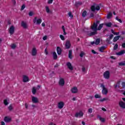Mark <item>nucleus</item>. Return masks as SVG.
<instances>
[{
	"label": "nucleus",
	"instance_id": "nucleus-59",
	"mask_svg": "<svg viewBox=\"0 0 125 125\" xmlns=\"http://www.w3.org/2000/svg\"><path fill=\"white\" fill-rule=\"evenodd\" d=\"M92 53H93L94 54H96V52L94 50H92Z\"/></svg>",
	"mask_w": 125,
	"mask_h": 125
},
{
	"label": "nucleus",
	"instance_id": "nucleus-29",
	"mask_svg": "<svg viewBox=\"0 0 125 125\" xmlns=\"http://www.w3.org/2000/svg\"><path fill=\"white\" fill-rule=\"evenodd\" d=\"M99 43H100V39H97L96 40V42H95V44L98 45Z\"/></svg>",
	"mask_w": 125,
	"mask_h": 125
},
{
	"label": "nucleus",
	"instance_id": "nucleus-27",
	"mask_svg": "<svg viewBox=\"0 0 125 125\" xmlns=\"http://www.w3.org/2000/svg\"><path fill=\"white\" fill-rule=\"evenodd\" d=\"M105 48H106V47L105 46H102L99 49V51L101 52H103V50H105Z\"/></svg>",
	"mask_w": 125,
	"mask_h": 125
},
{
	"label": "nucleus",
	"instance_id": "nucleus-63",
	"mask_svg": "<svg viewBox=\"0 0 125 125\" xmlns=\"http://www.w3.org/2000/svg\"><path fill=\"white\" fill-rule=\"evenodd\" d=\"M102 110L103 111H104V112H106V111H107V110H106L104 107L102 108Z\"/></svg>",
	"mask_w": 125,
	"mask_h": 125
},
{
	"label": "nucleus",
	"instance_id": "nucleus-28",
	"mask_svg": "<svg viewBox=\"0 0 125 125\" xmlns=\"http://www.w3.org/2000/svg\"><path fill=\"white\" fill-rule=\"evenodd\" d=\"M98 118L99 119L100 121L102 123H104L105 122V119L102 118L100 116H98Z\"/></svg>",
	"mask_w": 125,
	"mask_h": 125
},
{
	"label": "nucleus",
	"instance_id": "nucleus-37",
	"mask_svg": "<svg viewBox=\"0 0 125 125\" xmlns=\"http://www.w3.org/2000/svg\"><path fill=\"white\" fill-rule=\"evenodd\" d=\"M107 100H109V99L107 98H104L103 99L100 100L101 102H103L104 101H107Z\"/></svg>",
	"mask_w": 125,
	"mask_h": 125
},
{
	"label": "nucleus",
	"instance_id": "nucleus-6",
	"mask_svg": "<svg viewBox=\"0 0 125 125\" xmlns=\"http://www.w3.org/2000/svg\"><path fill=\"white\" fill-rule=\"evenodd\" d=\"M119 106L121 109H125V103L123 102V101H119Z\"/></svg>",
	"mask_w": 125,
	"mask_h": 125
},
{
	"label": "nucleus",
	"instance_id": "nucleus-22",
	"mask_svg": "<svg viewBox=\"0 0 125 125\" xmlns=\"http://www.w3.org/2000/svg\"><path fill=\"white\" fill-rule=\"evenodd\" d=\"M53 57L54 60H56L57 58H58V56H57V54H56V52L53 53Z\"/></svg>",
	"mask_w": 125,
	"mask_h": 125
},
{
	"label": "nucleus",
	"instance_id": "nucleus-51",
	"mask_svg": "<svg viewBox=\"0 0 125 125\" xmlns=\"http://www.w3.org/2000/svg\"><path fill=\"white\" fill-rule=\"evenodd\" d=\"M53 1V0H48V3L49 4H50V3H52V2Z\"/></svg>",
	"mask_w": 125,
	"mask_h": 125
},
{
	"label": "nucleus",
	"instance_id": "nucleus-55",
	"mask_svg": "<svg viewBox=\"0 0 125 125\" xmlns=\"http://www.w3.org/2000/svg\"><path fill=\"white\" fill-rule=\"evenodd\" d=\"M62 31H66V30L65 29V26H64V25H62Z\"/></svg>",
	"mask_w": 125,
	"mask_h": 125
},
{
	"label": "nucleus",
	"instance_id": "nucleus-12",
	"mask_svg": "<svg viewBox=\"0 0 125 125\" xmlns=\"http://www.w3.org/2000/svg\"><path fill=\"white\" fill-rule=\"evenodd\" d=\"M76 118H78V117H83V112L80 111L79 112H77L75 115Z\"/></svg>",
	"mask_w": 125,
	"mask_h": 125
},
{
	"label": "nucleus",
	"instance_id": "nucleus-31",
	"mask_svg": "<svg viewBox=\"0 0 125 125\" xmlns=\"http://www.w3.org/2000/svg\"><path fill=\"white\" fill-rule=\"evenodd\" d=\"M113 15V14L111 12H110L108 15H107V19H110V18H111V17H112Z\"/></svg>",
	"mask_w": 125,
	"mask_h": 125
},
{
	"label": "nucleus",
	"instance_id": "nucleus-25",
	"mask_svg": "<svg viewBox=\"0 0 125 125\" xmlns=\"http://www.w3.org/2000/svg\"><path fill=\"white\" fill-rule=\"evenodd\" d=\"M82 4H83V3L81 1L76 2L75 3V6H77V7L78 6H80V5H82Z\"/></svg>",
	"mask_w": 125,
	"mask_h": 125
},
{
	"label": "nucleus",
	"instance_id": "nucleus-48",
	"mask_svg": "<svg viewBox=\"0 0 125 125\" xmlns=\"http://www.w3.org/2000/svg\"><path fill=\"white\" fill-rule=\"evenodd\" d=\"M84 55V53L83 52H81V53L80 54V57H83Z\"/></svg>",
	"mask_w": 125,
	"mask_h": 125
},
{
	"label": "nucleus",
	"instance_id": "nucleus-56",
	"mask_svg": "<svg viewBox=\"0 0 125 125\" xmlns=\"http://www.w3.org/2000/svg\"><path fill=\"white\" fill-rule=\"evenodd\" d=\"M45 53L46 55H47V54H48V52H47V50L46 49H45Z\"/></svg>",
	"mask_w": 125,
	"mask_h": 125
},
{
	"label": "nucleus",
	"instance_id": "nucleus-61",
	"mask_svg": "<svg viewBox=\"0 0 125 125\" xmlns=\"http://www.w3.org/2000/svg\"><path fill=\"white\" fill-rule=\"evenodd\" d=\"M122 47H123V48H125V42L122 44Z\"/></svg>",
	"mask_w": 125,
	"mask_h": 125
},
{
	"label": "nucleus",
	"instance_id": "nucleus-2",
	"mask_svg": "<svg viewBox=\"0 0 125 125\" xmlns=\"http://www.w3.org/2000/svg\"><path fill=\"white\" fill-rule=\"evenodd\" d=\"M101 87L103 88L102 90V94L104 95H107V94L108 93V89H107V88L105 87V85L103 83H101Z\"/></svg>",
	"mask_w": 125,
	"mask_h": 125
},
{
	"label": "nucleus",
	"instance_id": "nucleus-33",
	"mask_svg": "<svg viewBox=\"0 0 125 125\" xmlns=\"http://www.w3.org/2000/svg\"><path fill=\"white\" fill-rule=\"evenodd\" d=\"M68 16H69L70 18H71V19H73L74 16L73 15V14H72V12H69L68 13Z\"/></svg>",
	"mask_w": 125,
	"mask_h": 125
},
{
	"label": "nucleus",
	"instance_id": "nucleus-14",
	"mask_svg": "<svg viewBox=\"0 0 125 125\" xmlns=\"http://www.w3.org/2000/svg\"><path fill=\"white\" fill-rule=\"evenodd\" d=\"M58 107L59 109H62V108L64 107V103H63L62 102L59 103L58 104Z\"/></svg>",
	"mask_w": 125,
	"mask_h": 125
},
{
	"label": "nucleus",
	"instance_id": "nucleus-7",
	"mask_svg": "<svg viewBox=\"0 0 125 125\" xmlns=\"http://www.w3.org/2000/svg\"><path fill=\"white\" fill-rule=\"evenodd\" d=\"M66 66H67V68L69 70H70V71H73V70H74V67H73V66H72V64H71V62H67Z\"/></svg>",
	"mask_w": 125,
	"mask_h": 125
},
{
	"label": "nucleus",
	"instance_id": "nucleus-36",
	"mask_svg": "<svg viewBox=\"0 0 125 125\" xmlns=\"http://www.w3.org/2000/svg\"><path fill=\"white\" fill-rule=\"evenodd\" d=\"M119 66H125V61L119 63Z\"/></svg>",
	"mask_w": 125,
	"mask_h": 125
},
{
	"label": "nucleus",
	"instance_id": "nucleus-39",
	"mask_svg": "<svg viewBox=\"0 0 125 125\" xmlns=\"http://www.w3.org/2000/svg\"><path fill=\"white\" fill-rule=\"evenodd\" d=\"M86 11H84L82 13V17H83V18L85 17V16H86Z\"/></svg>",
	"mask_w": 125,
	"mask_h": 125
},
{
	"label": "nucleus",
	"instance_id": "nucleus-45",
	"mask_svg": "<svg viewBox=\"0 0 125 125\" xmlns=\"http://www.w3.org/2000/svg\"><path fill=\"white\" fill-rule=\"evenodd\" d=\"M95 98H101V96L98 95V94H96L95 95Z\"/></svg>",
	"mask_w": 125,
	"mask_h": 125
},
{
	"label": "nucleus",
	"instance_id": "nucleus-41",
	"mask_svg": "<svg viewBox=\"0 0 125 125\" xmlns=\"http://www.w3.org/2000/svg\"><path fill=\"white\" fill-rule=\"evenodd\" d=\"M60 38L61 39V40L62 41H65V37H64V36H63V35H60Z\"/></svg>",
	"mask_w": 125,
	"mask_h": 125
},
{
	"label": "nucleus",
	"instance_id": "nucleus-62",
	"mask_svg": "<svg viewBox=\"0 0 125 125\" xmlns=\"http://www.w3.org/2000/svg\"><path fill=\"white\" fill-rule=\"evenodd\" d=\"M94 16V15L93 14V13H91L90 14V17H93Z\"/></svg>",
	"mask_w": 125,
	"mask_h": 125
},
{
	"label": "nucleus",
	"instance_id": "nucleus-3",
	"mask_svg": "<svg viewBox=\"0 0 125 125\" xmlns=\"http://www.w3.org/2000/svg\"><path fill=\"white\" fill-rule=\"evenodd\" d=\"M37 17H35L34 19L33 20V23L34 24H37V25H41L42 22V19H37Z\"/></svg>",
	"mask_w": 125,
	"mask_h": 125
},
{
	"label": "nucleus",
	"instance_id": "nucleus-47",
	"mask_svg": "<svg viewBox=\"0 0 125 125\" xmlns=\"http://www.w3.org/2000/svg\"><path fill=\"white\" fill-rule=\"evenodd\" d=\"M88 112L90 113H92V108H89L88 109Z\"/></svg>",
	"mask_w": 125,
	"mask_h": 125
},
{
	"label": "nucleus",
	"instance_id": "nucleus-40",
	"mask_svg": "<svg viewBox=\"0 0 125 125\" xmlns=\"http://www.w3.org/2000/svg\"><path fill=\"white\" fill-rule=\"evenodd\" d=\"M13 109V107H12V105L10 104L8 107V109L9 110V111H12Z\"/></svg>",
	"mask_w": 125,
	"mask_h": 125
},
{
	"label": "nucleus",
	"instance_id": "nucleus-44",
	"mask_svg": "<svg viewBox=\"0 0 125 125\" xmlns=\"http://www.w3.org/2000/svg\"><path fill=\"white\" fill-rule=\"evenodd\" d=\"M25 7H26V6L25 4H23L21 7V10H24V9H25Z\"/></svg>",
	"mask_w": 125,
	"mask_h": 125
},
{
	"label": "nucleus",
	"instance_id": "nucleus-60",
	"mask_svg": "<svg viewBox=\"0 0 125 125\" xmlns=\"http://www.w3.org/2000/svg\"><path fill=\"white\" fill-rule=\"evenodd\" d=\"M12 1L14 4H15L16 3V1L15 0H12Z\"/></svg>",
	"mask_w": 125,
	"mask_h": 125
},
{
	"label": "nucleus",
	"instance_id": "nucleus-49",
	"mask_svg": "<svg viewBox=\"0 0 125 125\" xmlns=\"http://www.w3.org/2000/svg\"><path fill=\"white\" fill-rule=\"evenodd\" d=\"M33 15H34V13H33V12H30L29 13V16H32Z\"/></svg>",
	"mask_w": 125,
	"mask_h": 125
},
{
	"label": "nucleus",
	"instance_id": "nucleus-21",
	"mask_svg": "<svg viewBox=\"0 0 125 125\" xmlns=\"http://www.w3.org/2000/svg\"><path fill=\"white\" fill-rule=\"evenodd\" d=\"M72 52H73L72 50H69L68 51V58L70 59H72V58H73V56H72Z\"/></svg>",
	"mask_w": 125,
	"mask_h": 125
},
{
	"label": "nucleus",
	"instance_id": "nucleus-32",
	"mask_svg": "<svg viewBox=\"0 0 125 125\" xmlns=\"http://www.w3.org/2000/svg\"><path fill=\"white\" fill-rule=\"evenodd\" d=\"M95 9H96L95 5H92L91 7V10L93 12L95 11Z\"/></svg>",
	"mask_w": 125,
	"mask_h": 125
},
{
	"label": "nucleus",
	"instance_id": "nucleus-19",
	"mask_svg": "<svg viewBox=\"0 0 125 125\" xmlns=\"http://www.w3.org/2000/svg\"><path fill=\"white\" fill-rule=\"evenodd\" d=\"M125 50H122L120 52L116 53V55L121 56V55H123V54H125Z\"/></svg>",
	"mask_w": 125,
	"mask_h": 125
},
{
	"label": "nucleus",
	"instance_id": "nucleus-50",
	"mask_svg": "<svg viewBox=\"0 0 125 125\" xmlns=\"http://www.w3.org/2000/svg\"><path fill=\"white\" fill-rule=\"evenodd\" d=\"M122 85L123 88H125V82H123L122 83Z\"/></svg>",
	"mask_w": 125,
	"mask_h": 125
},
{
	"label": "nucleus",
	"instance_id": "nucleus-35",
	"mask_svg": "<svg viewBox=\"0 0 125 125\" xmlns=\"http://www.w3.org/2000/svg\"><path fill=\"white\" fill-rule=\"evenodd\" d=\"M45 9L47 13H50V10H49V7H48V6H46Z\"/></svg>",
	"mask_w": 125,
	"mask_h": 125
},
{
	"label": "nucleus",
	"instance_id": "nucleus-52",
	"mask_svg": "<svg viewBox=\"0 0 125 125\" xmlns=\"http://www.w3.org/2000/svg\"><path fill=\"white\" fill-rule=\"evenodd\" d=\"M82 72H83V73L85 72V67H82Z\"/></svg>",
	"mask_w": 125,
	"mask_h": 125
},
{
	"label": "nucleus",
	"instance_id": "nucleus-38",
	"mask_svg": "<svg viewBox=\"0 0 125 125\" xmlns=\"http://www.w3.org/2000/svg\"><path fill=\"white\" fill-rule=\"evenodd\" d=\"M118 47H119V45H118V44H115L113 47L114 50H117V49H118Z\"/></svg>",
	"mask_w": 125,
	"mask_h": 125
},
{
	"label": "nucleus",
	"instance_id": "nucleus-5",
	"mask_svg": "<svg viewBox=\"0 0 125 125\" xmlns=\"http://www.w3.org/2000/svg\"><path fill=\"white\" fill-rule=\"evenodd\" d=\"M14 32H15V27H14V26L12 25L9 29V32L10 35H13L14 34Z\"/></svg>",
	"mask_w": 125,
	"mask_h": 125
},
{
	"label": "nucleus",
	"instance_id": "nucleus-11",
	"mask_svg": "<svg viewBox=\"0 0 125 125\" xmlns=\"http://www.w3.org/2000/svg\"><path fill=\"white\" fill-rule=\"evenodd\" d=\"M121 81H118L116 83L114 84V87L115 89H118V88H120V83Z\"/></svg>",
	"mask_w": 125,
	"mask_h": 125
},
{
	"label": "nucleus",
	"instance_id": "nucleus-23",
	"mask_svg": "<svg viewBox=\"0 0 125 125\" xmlns=\"http://www.w3.org/2000/svg\"><path fill=\"white\" fill-rule=\"evenodd\" d=\"M120 38H121L120 36H117L115 37L113 39L114 42H117V41H119V39H120Z\"/></svg>",
	"mask_w": 125,
	"mask_h": 125
},
{
	"label": "nucleus",
	"instance_id": "nucleus-24",
	"mask_svg": "<svg viewBox=\"0 0 125 125\" xmlns=\"http://www.w3.org/2000/svg\"><path fill=\"white\" fill-rule=\"evenodd\" d=\"M21 25V26L23 27V28H24V29H26L27 28V24L25 22L22 21Z\"/></svg>",
	"mask_w": 125,
	"mask_h": 125
},
{
	"label": "nucleus",
	"instance_id": "nucleus-46",
	"mask_svg": "<svg viewBox=\"0 0 125 125\" xmlns=\"http://www.w3.org/2000/svg\"><path fill=\"white\" fill-rule=\"evenodd\" d=\"M96 9L98 11L100 10V6L99 5H96Z\"/></svg>",
	"mask_w": 125,
	"mask_h": 125
},
{
	"label": "nucleus",
	"instance_id": "nucleus-54",
	"mask_svg": "<svg viewBox=\"0 0 125 125\" xmlns=\"http://www.w3.org/2000/svg\"><path fill=\"white\" fill-rule=\"evenodd\" d=\"M47 39V37L46 36H45L43 37V41H46Z\"/></svg>",
	"mask_w": 125,
	"mask_h": 125
},
{
	"label": "nucleus",
	"instance_id": "nucleus-53",
	"mask_svg": "<svg viewBox=\"0 0 125 125\" xmlns=\"http://www.w3.org/2000/svg\"><path fill=\"white\" fill-rule=\"evenodd\" d=\"M114 37V35L113 34H111L110 36H109V39L110 40H112V39H113V37Z\"/></svg>",
	"mask_w": 125,
	"mask_h": 125
},
{
	"label": "nucleus",
	"instance_id": "nucleus-20",
	"mask_svg": "<svg viewBox=\"0 0 125 125\" xmlns=\"http://www.w3.org/2000/svg\"><path fill=\"white\" fill-rule=\"evenodd\" d=\"M23 82L24 83H27V82H29V78L26 76H23Z\"/></svg>",
	"mask_w": 125,
	"mask_h": 125
},
{
	"label": "nucleus",
	"instance_id": "nucleus-30",
	"mask_svg": "<svg viewBox=\"0 0 125 125\" xmlns=\"http://www.w3.org/2000/svg\"><path fill=\"white\" fill-rule=\"evenodd\" d=\"M105 25V26H106V27H108V28H110V27H112V22L106 23Z\"/></svg>",
	"mask_w": 125,
	"mask_h": 125
},
{
	"label": "nucleus",
	"instance_id": "nucleus-17",
	"mask_svg": "<svg viewBox=\"0 0 125 125\" xmlns=\"http://www.w3.org/2000/svg\"><path fill=\"white\" fill-rule=\"evenodd\" d=\"M32 100L33 103H38V102H39V99L36 97H32Z\"/></svg>",
	"mask_w": 125,
	"mask_h": 125
},
{
	"label": "nucleus",
	"instance_id": "nucleus-58",
	"mask_svg": "<svg viewBox=\"0 0 125 125\" xmlns=\"http://www.w3.org/2000/svg\"><path fill=\"white\" fill-rule=\"evenodd\" d=\"M0 125H5V123H4V122L2 121V122H1Z\"/></svg>",
	"mask_w": 125,
	"mask_h": 125
},
{
	"label": "nucleus",
	"instance_id": "nucleus-10",
	"mask_svg": "<svg viewBox=\"0 0 125 125\" xmlns=\"http://www.w3.org/2000/svg\"><path fill=\"white\" fill-rule=\"evenodd\" d=\"M4 121L5 123H10L11 122V118L8 116H6L4 118Z\"/></svg>",
	"mask_w": 125,
	"mask_h": 125
},
{
	"label": "nucleus",
	"instance_id": "nucleus-34",
	"mask_svg": "<svg viewBox=\"0 0 125 125\" xmlns=\"http://www.w3.org/2000/svg\"><path fill=\"white\" fill-rule=\"evenodd\" d=\"M36 92H37V90L36 89V88L35 87H33V88H32L33 94H36Z\"/></svg>",
	"mask_w": 125,
	"mask_h": 125
},
{
	"label": "nucleus",
	"instance_id": "nucleus-26",
	"mask_svg": "<svg viewBox=\"0 0 125 125\" xmlns=\"http://www.w3.org/2000/svg\"><path fill=\"white\" fill-rule=\"evenodd\" d=\"M104 25V23H101L99 24L98 27V31H100L101 30V29L103 28V25Z\"/></svg>",
	"mask_w": 125,
	"mask_h": 125
},
{
	"label": "nucleus",
	"instance_id": "nucleus-18",
	"mask_svg": "<svg viewBox=\"0 0 125 125\" xmlns=\"http://www.w3.org/2000/svg\"><path fill=\"white\" fill-rule=\"evenodd\" d=\"M32 55L33 56H36L37 55V49L36 48H33L32 52Z\"/></svg>",
	"mask_w": 125,
	"mask_h": 125
},
{
	"label": "nucleus",
	"instance_id": "nucleus-4",
	"mask_svg": "<svg viewBox=\"0 0 125 125\" xmlns=\"http://www.w3.org/2000/svg\"><path fill=\"white\" fill-rule=\"evenodd\" d=\"M104 78L106 80L110 79V72L109 71H106L104 73Z\"/></svg>",
	"mask_w": 125,
	"mask_h": 125
},
{
	"label": "nucleus",
	"instance_id": "nucleus-42",
	"mask_svg": "<svg viewBox=\"0 0 125 125\" xmlns=\"http://www.w3.org/2000/svg\"><path fill=\"white\" fill-rule=\"evenodd\" d=\"M11 47L13 49H15V48H16V45H15V44H12Z\"/></svg>",
	"mask_w": 125,
	"mask_h": 125
},
{
	"label": "nucleus",
	"instance_id": "nucleus-9",
	"mask_svg": "<svg viewBox=\"0 0 125 125\" xmlns=\"http://www.w3.org/2000/svg\"><path fill=\"white\" fill-rule=\"evenodd\" d=\"M59 84L60 85H61L62 86H63V85L65 84V81L64 80V79H63V78L60 79Z\"/></svg>",
	"mask_w": 125,
	"mask_h": 125
},
{
	"label": "nucleus",
	"instance_id": "nucleus-1",
	"mask_svg": "<svg viewBox=\"0 0 125 125\" xmlns=\"http://www.w3.org/2000/svg\"><path fill=\"white\" fill-rule=\"evenodd\" d=\"M100 24V21H97L96 22H94L93 23V24L91 26V29L93 31H96L97 32L98 31V25Z\"/></svg>",
	"mask_w": 125,
	"mask_h": 125
},
{
	"label": "nucleus",
	"instance_id": "nucleus-43",
	"mask_svg": "<svg viewBox=\"0 0 125 125\" xmlns=\"http://www.w3.org/2000/svg\"><path fill=\"white\" fill-rule=\"evenodd\" d=\"M4 104L5 105H8V102H7V100H4Z\"/></svg>",
	"mask_w": 125,
	"mask_h": 125
},
{
	"label": "nucleus",
	"instance_id": "nucleus-16",
	"mask_svg": "<svg viewBox=\"0 0 125 125\" xmlns=\"http://www.w3.org/2000/svg\"><path fill=\"white\" fill-rule=\"evenodd\" d=\"M95 35H97V31H93V32H90L88 34V35L90 37H92V36H94Z\"/></svg>",
	"mask_w": 125,
	"mask_h": 125
},
{
	"label": "nucleus",
	"instance_id": "nucleus-15",
	"mask_svg": "<svg viewBox=\"0 0 125 125\" xmlns=\"http://www.w3.org/2000/svg\"><path fill=\"white\" fill-rule=\"evenodd\" d=\"M78 88L77 87H74L71 89V92L72 93H78Z\"/></svg>",
	"mask_w": 125,
	"mask_h": 125
},
{
	"label": "nucleus",
	"instance_id": "nucleus-64",
	"mask_svg": "<svg viewBox=\"0 0 125 125\" xmlns=\"http://www.w3.org/2000/svg\"><path fill=\"white\" fill-rule=\"evenodd\" d=\"M25 106L26 109H28V104H27V103L25 104Z\"/></svg>",
	"mask_w": 125,
	"mask_h": 125
},
{
	"label": "nucleus",
	"instance_id": "nucleus-8",
	"mask_svg": "<svg viewBox=\"0 0 125 125\" xmlns=\"http://www.w3.org/2000/svg\"><path fill=\"white\" fill-rule=\"evenodd\" d=\"M65 48L66 49H69L71 47V43H70V41H67L65 42Z\"/></svg>",
	"mask_w": 125,
	"mask_h": 125
},
{
	"label": "nucleus",
	"instance_id": "nucleus-13",
	"mask_svg": "<svg viewBox=\"0 0 125 125\" xmlns=\"http://www.w3.org/2000/svg\"><path fill=\"white\" fill-rule=\"evenodd\" d=\"M57 52L58 55H61V54H62V49H61V48H60V47H57Z\"/></svg>",
	"mask_w": 125,
	"mask_h": 125
},
{
	"label": "nucleus",
	"instance_id": "nucleus-57",
	"mask_svg": "<svg viewBox=\"0 0 125 125\" xmlns=\"http://www.w3.org/2000/svg\"><path fill=\"white\" fill-rule=\"evenodd\" d=\"M120 34V32H114V35H116V36H118V35Z\"/></svg>",
	"mask_w": 125,
	"mask_h": 125
}]
</instances>
